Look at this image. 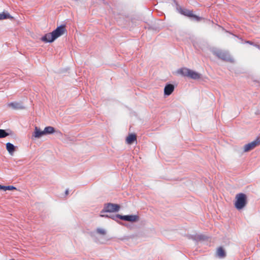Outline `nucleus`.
<instances>
[{
  "instance_id": "nucleus-1",
  "label": "nucleus",
  "mask_w": 260,
  "mask_h": 260,
  "mask_svg": "<svg viewBox=\"0 0 260 260\" xmlns=\"http://www.w3.org/2000/svg\"><path fill=\"white\" fill-rule=\"evenodd\" d=\"M211 52L219 59L230 62H234V58L230 55L228 51L214 48L211 49Z\"/></svg>"
},
{
  "instance_id": "nucleus-2",
  "label": "nucleus",
  "mask_w": 260,
  "mask_h": 260,
  "mask_svg": "<svg viewBox=\"0 0 260 260\" xmlns=\"http://www.w3.org/2000/svg\"><path fill=\"white\" fill-rule=\"evenodd\" d=\"M100 216L102 217L110 218L115 220H116L117 218H119L124 221L130 222L137 221L139 218V216L137 215H122L120 214H117L115 215H113L111 216H109L107 214H101Z\"/></svg>"
},
{
  "instance_id": "nucleus-3",
  "label": "nucleus",
  "mask_w": 260,
  "mask_h": 260,
  "mask_svg": "<svg viewBox=\"0 0 260 260\" xmlns=\"http://www.w3.org/2000/svg\"><path fill=\"white\" fill-rule=\"evenodd\" d=\"M247 204V196L243 193H239L236 196L235 206L238 210L243 209Z\"/></svg>"
},
{
  "instance_id": "nucleus-4",
  "label": "nucleus",
  "mask_w": 260,
  "mask_h": 260,
  "mask_svg": "<svg viewBox=\"0 0 260 260\" xmlns=\"http://www.w3.org/2000/svg\"><path fill=\"white\" fill-rule=\"evenodd\" d=\"M178 73L184 76H187L193 79H198L201 78L200 74L187 68H182L178 71Z\"/></svg>"
},
{
  "instance_id": "nucleus-5",
  "label": "nucleus",
  "mask_w": 260,
  "mask_h": 260,
  "mask_svg": "<svg viewBox=\"0 0 260 260\" xmlns=\"http://www.w3.org/2000/svg\"><path fill=\"white\" fill-rule=\"evenodd\" d=\"M120 208L118 204L111 203H106L104 205L103 209L101 210L102 214L104 213H112L118 212Z\"/></svg>"
},
{
  "instance_id": "nucleus-6",
  "label": "nucleus",
  "mask_w": 260,
  "mask_h": 260,
  "mask_svg": "<svg viewBox=\"0 0 260 260\" xmlns=\"http://www.w3.org/2000/svg\"><path fill=\"white\" fill-rule=\"evenodd\" d=\"M8 107L11 108L13 110H21L25 108L23 103L21 102H12L7 104Z\"/></svg>"
},
{
  "instance_id": "nucleus-7",
  "label": "nucleus",
  "mask_w": 260,
  "mask_h": 260,
  "mask_svg": "<svg viewBox=\"0 0 260 260\" xmlns=\"http://www.w3.org/2000/svg\"><path fill=\"white\" fill-rule=\"evenodd\" d=\"M260 144V140L258 138H257L256 140L253 141L247 144H245L244 146V151L248 152L253 149L256 146H258Z\"/></svg>"
},
{
  "instance_id": "nucleus-8",
  "label": "nucleus",
  "mask_w": 260,
  "mask_h": 260,
  "mask_svg": "<svg viewBox=\"0 0 260 260\" xmlns=\"http://www.w3.org/2000/svg\"><path fill=\"white\" fill-rule=\"evenodd\" d=\"M66 29L64 25H61L59 27H57L52 32L53 38L54 40L61 35H63Z\"/></svg>"
},
{
  "instance_id": "nucleus-9",
  "label": "nucleus",
  "mask_w": 260,
  "mask_h": 260,
  "mask_svg": "<svg viewBox=\"0 0 260 260\" xmlns=\"http://www.w3.org/2000/svg\"><path fill=\"white\" fill-rule=\"evenodd\" d=\"M181 13L185 16H188L189 17L194 18L197 21H199L200 18L197 16L194 15L192 13V11H189L188 10L184 9L181 11Z\"/></svg>"
},
{
  "instance_id": "nucleus-10",
  "label": "nucleus",
  "mask_w": 260,
  "mask_h": 260,
  "mask_svg": "<svg viewBox=\"0 0 260 260\" xmlns=\"http://www.w3.org/2000/svg\"><path fill=\"white\" fill-rule=\"evenodd\" d=\"M43 135H45L44 130L41 131L39 127L35 126V131L32 136L35 138H40Z\"/></svg>"
},
{
  "instance_id": "nucleus-11",
  "label": "nucleus",
  "mask_w": 260,
  "mask_h": 260,
  "mask_svg": "<svg viewBox=\"0 0 260 260\" xmlns=\"http://www.w3.org/2000/svg\"><path fill=\"white\" fill-rule=\"evenodd\" d=\"M41 40L45 42H52L54 41L52 32L46 34Z\"/></svg>"
},
{
  "instance_id": "nucleus-12",
  "label": "nucleus",
  "mask_w": 260,
  "mask_h": 260,
  "mask_svg": "<svg viewBox=\"0 0 260 260\" xmlns=\"http://www.w3.org/2000/svg\"><path fill=\"white\" fill-rule=\"evenodd\" d=\"M174 89V86L172 84L166 85L164 88V93L166 95H170Z\"/></svg>"
},
{
  "instance_id": "nucleus-13",
  "label": "nucleus",
  "mask_w": 260,
  "mask_h": 260,
  "mask_svg": "<svg viewBox=\"0 0 260 260\" xmlns=\"http://www.w3.org/2000/svg\"><path fill=\"white\" fill-rule=\"evenodd\" d=\"M136 140V135L134 134H129L126 139V142L128 144H132Z\"/></svg>"
},
{
  "instance_id": "nucleus-14",
  "label": "nucleus",
  "mask_w": 260,
  "mask_h": 260,
  "mask_svg": "<svg viewBox=\"0 0 260 260\" xmlns=\"http://www.w3.org/2000/svg\"><path fill=\"white\" fill-rule=\"evenodd\" d=\"M6 149L10 154H12L15 151V146L13 144L8 142L6 144Z\"/></svg>"
},
{
  "instance_id": "nucleus-15",
  "label": "nucleus",
  "mask_w": 260,
  "mask_h": 260,
  "mask_svg": "<svg viewBox=\"0 0 260 260\" xmlns=\"http://www.w3.org/2000/svg\"><path fill=\"white\" fill-rule=\"evenodd\" d=\"M55 131L54 128L52 126H47L44 129L45 135L53 134Z\"/></svg>"
},
{
  "instance_id": "nucleus-16",
  "label": "nucleus",
  "mask_w": 260,
  "mask_h": 260,
  "mask_svg": "<svg viewBox=\"0 0 260 260\" xmlns=\"http://www.w3.org/2000/svg\"><path fill=\"white\" fill-rule=\"evenodd\" d=\"M217 254L219 257L223 258L226 255L225 252L223 248L221 247L218 248L217 250Z\"/></svg>"
},
{
  "instance_id": "nucleus-17",
  "label": "nucleus",
  "mask_w": 260,
  "mask_h": 260,
  "mask_svg": "<svg viewBox=\"0 0 260 260\" xmlns=\"http://www.w3.org/2000/svg\"><path fill=\"white\" fill-rule=\"evenodd\" d=\"M13 17L8 13H4L0 14V20L5 19H12Z\"/></svg>"
},
{
  "instance_id": "nucleus-18",
  "label": "nucleus",
  "mask_w": 260,
  "mask_h": 260,
  "mask_svg": "<svg viewBox=\"0 0 260 260\" xmlns=\"http://www.w3.org/2000/svg\"><path fill=\"white\" fill-rule=\"evenodd\" d=\"M9 134L5 129H0V138H4L9 136Z\"/></svg>"
},
{
  "instance_id": "nucleus-19",
  "label": "nucleus",
  "mask_w": 260,
  "mask_h": 260,
  "mask_svg": "<svg viewBox=\"0 0 260 260\" xmlns=\"http://www.w3.org/2000/svg\"><path fill=\"white\" fill-rule=\"evenodd\" d=\"M194 239L197 241L205 240L206 239V237L203 235H198L195 236Z\"/></svg>"
},
{
  "instance_id": "nucleus-20",
  "label": "nucleus",
  "mask_w": 260,
  "mask_h": 260,
  "mask_svg": "<svg viewBox=\"0 0 260 260\" xmlns=\"http://www.w3.org/2000/svg\"><path fill=\"white\" fill-rule=\"evenodd\" d=\"M97 233L102 234V235H105L106 234V231L105 230L101 229V228H98L96 229Z\"/></svg>"
},
{
  "instance_id": "nucleus-21",
  "label": "nucleus",
  "mask_w": 260,
  "mask_h": 260,
  "mask_svg": "<svg viewBox=\"0 0 260 260\" xmlns=\"http://www.w3.org/2000/svg\"><path fill=\"white\" fill-rule=\"evenodd\" d=\"M16 188L13 186L8 185L7 186V190H16Z\"/></svg>"
},
{
  "instance_id": "nucleus-22",
  "label": "nucleus",
  "mask_w": 260,
  "mask_h": 260,
  "mask_svg": "<svg viewBox=\"0 0 260 260\" xmlns=\"http://www.w3.org/2000/svg\"><path fill=\"white\" fill-rule=\"evenodd\" d=\"M0 189L3 190L4 191L7 190V186L1 185Z\"/></svg>"
},
{
  "instance_id": "nucleus-23",
  "label": "nucleus",
  "mask_w": 260,
  "mask_h": 260,
  "mask_svg": "<svg viewBox=\"0 0 260 260\" xmlns=\"http://www.w3.org/2000/svg\"><path fill=\"white\" fill-rule=\"evenodd\" d=\"M69 194V189H66V190L65 191V194L67 196Z\"/></svg>"
}]
</instances>
